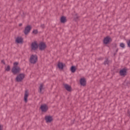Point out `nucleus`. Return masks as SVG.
<instances>
[{
    "instance_id": "f257e3e1",
    "label": "nucleus",
    "mask_w": 130,
    "mask_h": 130,
    "mask_svg": "<svg viewBox=\"0 0 130 130\" xmlns=\"http://www.w3.org/2000/svg\"><path fill=\"white\" fill-rule=\"evenodd\" d=\"M18 66H19V62H14L13 63V67L11 70V72L13 75H17L21 73V68Z\"/></svg>"
},
{
    "instance_id": "f03ea898",
    "label": "nucleus",
    "mask_w": 130,
    "mask_h": 130,
    "mask_svg": "<svg viewBox=\"0 0 130 130\" xmlns=\"http://www.w3.org/2000/svg\"><path fill=\"white\" fill-rule=\"evenodd\" d=\"M38 60V56L37 55H31L30 56V59H29V62L30 63H32V64H35L36 63V62Z\"/></svg>"
},
{
    "instance_id": "7ed1b4c3",
    "label": "nucleus",
    "mask_w": 130,
    "mask_h": 130,
    "mask_svg": "<svg viewBox=\"0 0 130 130\" xmlns=\"http://www.w3.org/2000/svg\"><path fill=\"white\" fill-rule=\"evenodd\" d=\"M25 78V74L21 73L19 74L16 78V81L18 83H20V82H22L23 80Z\"/></svg>"
},
{
    "instance_id": "20e7f679",
    "label": "nucleus",
    "mask_w": 130,
    "mask_h": 130,
    "mask_svg": "<svg viewBox=\"0 0 130 130\" xmlns=\"http://www.w3.org/2000/svg\"><path fill=\"white\" fill-rule=\"evenodd\" d=\"M32 30V26L30 25H27L24 28V30H23V33L25 35H28L30 33V31Z\"/></svg>"
},
{
    "instance_id": "39448f33",
    "label": "nucleus",
    "mask_w": 130,
    "mask_h": 130,
    "mask_svg": "<svg viewBox=\"0 0 130 130\" xmlns=\"http://www.w3.org/2000/svg\"><path fill=\"white\" fill-rule=\"evenodd\" d=\"M39 50H41V51H43V50H45V49H46V47H47V46L46 45L45 43L42 42L39 44Z\"/></svg>"
},
{
    "instance_id": "423d86ee",
    "label": "nucleus",
    "mask_w": 130,
    "mask_h": 130,
    "mask_svg": "<svg viewBox=\"0 0 130 130\" xmlns=\"http://www.w3.org/2000/svg\"><path fill=\"white\" fill-rule=\"evenodd\" d=\"M104 44H109V43H111L112 42V39L109 36H107L104 39Z\"/></svg>"
},
{
    "instance_id": "0eeeda50",
    "label": "nucleus",
    "mask_w": 130,
    "mask_h": 130,
    "mask_svg": "<svg viewBox=\"0 0 130 130\" xmlns=\"http://www.w3.org/2000/svg\"><path fill=\"white\" fill-rule=\"evenodd\" d=\"M38 47H39V45H38V43L36 41H35L32 43H31V50H37L38 49Z\"/></svg>"
},
{
    "instance_id": "6e6552de",
    "label": "nucleus",
    "mask_w": 130,
    "mask_h": 130,
    "mask_svg": "<svg viewBox=\"0 0 130 130\" xmlns=\"http://www.w3.org/2000/svg\"><path fill=\"white\" fill-rule=\"evenodd\" d=\"M40 108L42 112H47V110H48V106L46 104L41 105Z\"/></svg>"
},
{
    "instance_id": "1a4fd4ad",
    "label": "nucleus",
    "mask_w": 130,
    "mask_h": 130,
    "mask_svg": "<svg viewBox=\"0 0 130 130\" xmlns=\"http://www.w3.org/2000/svg\"><path fill=\"white\" fill-rule=\"evenodd\" d=\"M127 72V70L126 68H123L120 70L119 74L120 76H122L123 77H124V76H126V73Z\"/></svg>"
},
{
    "instance_id": "9d476101",
    "label": "nucleus",
    "mask_w": 130,
    "mask_h": 130,
    "mask_svg": "<svg viewBox=\"0 0 130 130\" xmlns=\"http://www.w3.org/2000/svg\"><path fill=\"white\" fill-rule=\"evenodd\" d=\"M80 83L81 86H83L85 87L87 84V81H86V79L85 78H81L80 80Z\"/></svg>"
},
{
    "instance_id": "9b49d317",
    "label": "nucleus",
    "mask_w": 130,
    "mask_h": 130,
    "mask_svg": "<svg viewBox=\"0 0 130 130\" xmlns=\"http://www.w3.org/2000/svg\"><path fill=\"white\" fill-rule=\"evenodd\" d=\"M45 119L47 123L51 122V121H52V120H53V118L51 116H46L45 117Z\"/></svg>"
},
{
    "instance_id": "f8f14e48",
    "label": "nucleus",
    "mask_w": 130,
    "mask_h": 130,
    "mask_svg": "<svg viewBox=\"0 0 130 130\" xmlns=\"http://www.w3.org/2000/svg\"><path fill=\"white\" fill-rule=\"evenodd\" d=\"M28 96H29V92H28V90H25L24 96V102H25V103H27V102H28Z\"/></svg>"
},
{
    "instance_id": "ddd939ff",
    "label": "nucleus",
    "mask_w": 130,
    "mask_h": 130,
    "mask_svg": "<svg viewBox=\"0 0 130 130\" xmlns=\"http://www.w3.org/2000/svg\"><path fill=\"white\" fill-rule=\"evenodd\" d=\"M57 67L59 70H63V68H66V64L62 62H59L57 64Z\"/></svg>"
},
{
    "instance_id": "4468645a",
    "label": "nucleus",
    "mask_w": 130,
    "mask_h": 130,
    "mask_svg": "<svg viewBox=\"0 0 130 130\" xmlns=\"http://www.w3.org/2000/svg\"><path fill=\"white\" fill-rule=\"evenodd\" d=\"M64 87L65 88L66 90H67V91H68V92L72 91V86H71L69 84H64Z\"/></svg>"
},
{
    "instance_id": "2eb2a0df",
    "label": "nucleus",
    "mask_w": 130,
    "mask_h": 130,
    "mask_svg": "<svg viewBox=\"0 0 130 130\" xmlns=\"http://www.w3.org/2000/svg\"><path fill=\"white\" fill-rule=\"evenodd\" d=\"M110 63V60L108 58H106L105 60L104 61L103 64H104V66H109V64Z\"/></svg>"
},
{
    "instance_id": "dca6fc26",
    "label": "nucleus",
    "mask_w": 130,
    "mask_h": 130,
    "mask_svg": "<svg viewBox=\"0 0 130 130\" xmlns=\"http://www.w3.org/2000/svg\"><path fill=\"white\" fill-rule=\"evenodd\" d=\"M16 42L17 43H23V38L18 37L16 39Z\"/></svg>"
},
{
    "instance_id": "f3484780",
    "label": "nucleus",
    "mask_w": 130,
    "mask_h": 130,
    "mask_svg": "<svg viewBox=\"0 0 130 130\" xmlns=\"http://www.w3.org/2000/svg\"><path fill=\"white\" fill-rule=\"evenodd\" d=\"M67 22V17L66 16H61L60 18V23L62 24H64Z\"/></svg>"
},
{
    "instance_id": "a211bd4d",
    "label": "nucleus",
    "mask_w": 130,
    "mask_h": 130,
    "mask_svg": "<svg viewBox=\"0 0 130 130\" xmlns=\"http://www.w3.org/2000/svg\"><path fill=\"white\" fill-rule=\"evenodd\" d=\"M70 70L71 73H76V71H77V68L76 66H72L70 68Z\"/></svg>"
},
{
    "instance_id": "6ab92c4d",
    "label": "nucleus",
    "mask_w": 130,
    "mask_h": 130,
    "mask_svg": "<svg viewBox=\"0 0 130 130\" xmlns=\"http://www.w3.org/2000/svg\"><path fill=\"white\" fill-rule=\"evenodd\" d=\"M44 86V84L43 83L40 84V86L39 87L40 93H41V92H42V90H44V87H43Z\"/></svg>"
},
{
    "instance_id": "aec40b11",
    "label": "nucleus",
    "mask_w": 130,
    "mask_h": 130,
    "mask_svg": "<svg viewBox=\"0 0 130 130\" xmlns=\"http://www.w3.org/2000/svg\"><path fill=\"white\" fill-rule=\"evenodd\" d=\"M5 71L6 72H10V71H11V66H10V65H8L7 67H6Z\"/></svg>"
},
{
    "instance_id": "412c9836",
    "label": "nucleus",
    "mask_w": 130,
    "mask_h": 130,
    "mask_svg": "<svg viewBox=\"0 0 130 130\" xmlns=\"http://www.w3.org/2000/svg\"><path fill=\"white\" fill-rule=\"evenodd\" d=\"M120 47H121V48L124 49L125 48V45L123 43H121L120 44Z\"/></svg>"
},
{
    "instance_id": "4be33fe9",
    "label": "nucleus",
    "mask_w": 130,
    "mask_h": 130,
    "mask_svg": "<svg viewBox=\"0 0 130 130\" xmlns=\"http://www.w3.org/2000/svg\"><path fill=\"white\" fill-rule=\"evenodd\" d=\"M32 33H33L34 34H35V35L38 34V30H37V29H35V30H34L32 31Z\"/></svg>"
},
{
    "instance_id": "5701e85b",
    "label": "nucleus",
    "mask_w": 130,
    "mask_h": 130,
    "mask_svg": "<svg viewBox=\"0 0 130 130\" xmlns=\"http://www.w3.org/2000/svg\"><path fill=\"white\" fill-rule=\"evenodd\" d=\"M125 85L126 86H129L130 85V82L129 81H127L125 82Z\"/></svg>"
},
{
    "instance_id": "b1692460",
    "label": "nucleus",
    "mask_w": 130,
    "mask_h": 130,
    "mask_svg": "<svg viewBox=\"0 0 130 130\" xmlns=\"http://www.w3.org/2000/svg\"><path fill=\"white\" fill-rule=\"evenodd\" d=\"M76 17L74 18L75 20H78L79 19V16H78V14H75Z\"/></svg>"
},
{
    "instance_id": "393cba45",
    "label": "nucleus",
    "mask_w": 130,
    "mask_h": 130,
    "mask_svg": "<svg viewBox=\"0 0 130 130\" xmlns=\"http://www.w3.org/2000/svg\"><path fill=\"white\" fill-rule=\"evenodd\" d=\"M41 28H42V29H44V28H45V25H44V24L41 25Z\"/></svg>"
},
{
    "instance_id": "a878e982",
    "label": "nucleus",
    "mask_w": 130,
    "mask_h": 130,
    "mask_svg": "<svg viewBox=\"0 0 130 130\" xmlns=\"http://www.w3.org/2000/svg\"><path fill=\"white\" fill-rule=\"evenodd\" d=\"M98 60H103V57H100L99 58H98Z\"/></svg>"
},
{
    "instance_id": "bb28decb",
    "label": "nucleus",
    "mask_w": 130,
    "mask_h": 130,
    "mask_svg": "<svg viewBox=\"0 0 130 130\" xmlns=\"http://www.w3.org/2000/svg\"><path fill=\"white\" fill-rule=\"evenodd\" d=\"M1 62H2V63L4 64V65L6 64V62H5L4 59L1 60Z\"/></svg>"
},
{
    "instance_id": "cd10ccee",
    "label": "nucleus",
    "mask_w": 130,
    "mask_h": 130,
    "mask_svg": "<svg viewBox=\"0 0 130 130\" xmlns=\"http://www.w3.org/2000/svg\"><path fill=\"white\" fill-rule=\"evenodd\" d=\"M127 113H128V116H129V117H130V111L129 110H128Z\"/></svg>"
},
{
    "instance_id": "c85d7f7f",
    "label": "nucleus",
    "mask_w": 130,
    "mask_h": 130,
    "mask_svg": "<svg viewBox=\"0 0 130 130\" xmlns=\"http://www.w3.org/2000/svg\"><path fill=\"white\" fill-rule=\"evenodd\" d=\"M19 27H22V26H23V24L20 23V24H19Z\"/></svg>"
},
{
    "instance_id": "c756f323",
    "label": "nucleus",
    "mask_w": 130,
    "mask_h": 130,
    "mask_svg": "<svg viewBox=\"0 0 130 130\" xmlns=\"http://www.w3.org/2000/svg\"><path fill=\"white\" fill-rule=\"evenodd\" d=\"M118 51V49L117 48V49L116 50V53H117Z\"/></svg>"
},
{
    "instance_id": "7c9ffc66",
    "label": "nucleus",
    "mask_w": 130,
    "mask_h": 130,
    "mask_svg": "<svg viewBox=\"0 0 130 130\" xmlns=\"http://www.w3.org/2000/svg\"><path fill=\"white\" fill-rule=\"evenodd\" d=\"M116 54H117V53H116V52L114 53V56H115V55H116Z\"/></svg>"
},
{
    "instance_id": "2f4dec72",
    "label": "nucleus",
    "mask_w": 130,
    "mask_h": 130,
    "mask_svg": "<svg viewBox=\"0 0 130 130\" xmlns=\"http://www.w3.org/2000/svg\"><path fill=\"white\" fill-rule=\"evenodd\" d=\"M0 130H3V129L2 128V125H0Z\"/></svg>"
},
{
    "instance_id": "473e14b6",
    "label": "nucleus",
    "mask_w": 130,
    "mask_h": 130,
    "mask_svg": "<svg viewBox=\"0 0 130 130\" xmlns=\"http://www.w3.org/2000/svg\"><path fill=\"white\" fill-rule=\"evenodd\" d=\"M115 46L116 47V44H115Z\"/></svg>"
}]
</instances>
